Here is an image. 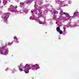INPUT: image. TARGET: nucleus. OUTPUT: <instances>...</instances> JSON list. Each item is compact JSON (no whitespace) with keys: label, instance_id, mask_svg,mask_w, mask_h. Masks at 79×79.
<instances>
[{"label":"nucleus","instance_id":"obj_1","mask_svg":"<svg viewBox=\"0 0 79 79\" xmlns=\"http://www.w3.org/2000/svg\"><path fill=\"white\" fill-rule=\"evenodd\" d=\"M8 52V49H6L5 46H2L0 48V52L2 55H5Z\"/></svg>","mask_w":79,"mask_h":79},{"label":"nucleus","instance_id":"obj_2","mask_svg":"<svg viewBox=\"0 0 79 79\" xmlns=\"http://www.w3.org/2000/svg\"><path fill=\"white\" fill-rule=\"evenodd\" d=\"M30 68H31L30 65L27 64L23 68V69H24V71H25V73H29V70L30 69Z\"/></svg>","mask_w":79,"mask_h":79},{"label":"nucleus","instance_id":"obj_3","mask_svg":"<svg viewBox=\"0 0 79 79\" xmlns=\"http://www.w3.org/2000/svg\"><path fill=\"white\" fill-rule=\"evenodd\" d=\"M31 68H33V70H34V69H37L38 68H39V65L38 64H36L35 65H32Z\"/></svg>","mask_w":79,"mask_h":79},{"label":"nucleus","instance_id":"obj_4","mask_svg":"<svg viewBox=\"0 0 79 79\" xmlns=\"http://www.w3.org/2000/svg\"><path fill=\"white\" fill-rule=\"evenodd\" d=\"M64 15H65L66 18L67 19H69L71 17V16L69 15V14L67 13L64 12Z\"/></svg>","mask_w":79,"mask_h":79},{"label":"nucleus","instance_id":"obj_5","mask_svg":"<svg viewBox=\"0 0 79 79\" xmlns=\"http://www.w3.org/2000/svg\"><path fill=\"white\" fill-rule=\"evenodd\" d=\"M56 30L57 31V32H59L60 31V27H58L56 28Z\"/></svg>","mask_w":79,"mask_h":79},{"label":"nucleus","instance_id":"obj_6","mask_svg":"<svg viewBox=\"0 0 79 79\" xmlns=\"http://www.w3.org/2000/svg\"><path fill=\"white\" fill-rule=\"evenodd\" d=\"M4 19L5 21V22H7V18H6V16L4 17Z\"/></svg>","mask_w":79,"mask_h":79},{"label":"nucleus","instance_id":"obj_7","mask_svg":"<svg viewBox=\"0 0 79 79\" xmlns=\"http://www.w3.org/2000/svg\"><path fill=\"white\" fill-rule=\"evenodd\" d=\"M60 14L61 15H63V14H64V12H63V11H61L60 12Z\"/></svg>","mask_w":79,"mask_h":79},{"label":"nucleus","instance_id":"obj_8","mask_svg":"<svg viewBox=\"0 0 79 79\" xmlns=\"http://www.w3.org/2000/svg\"><path fill=\"white\" fill-rule=\"evenodd\" d=\"M59 32L60 34H63V31H62L61 30H60Z\"/></svg>","mask_w":79,"mask_h":79},{"label":"nucleus","instance_id":"obj_9","mask_svg":"<svg viewBox=\"0 0 79 79\" xmlns=\"http://www.w3.org/2000/svg\"><path fill=\"white\" fill-rule=\"evenodd\" d=\"M57 13L58 11H54V15H55V14H57Z\"/></svg>","mask_w":79,"mask_h":79},{"label":"nucleus","instance_id":"obj_10","mask_svg":"<svg viewBox=\"0 0 79 79\" xmlns=\"http://www.w3.org/2000/svg\"><path fill=\"white\" fill-rule=\"evenodd\" d=\"M77 13H79L78 12H75L74 14L73 15H76Z\"/></svg>","mask_w":79,"mask_h":79},{"label":"nucleus","instance_id":"obj_11","mask_svg":"<svg viewBox=\"0 0 79 79\" xmlns=\"http://www.w3.org/2000/svg\"><path fill=\"white\" fill-rule=\"evenodd\" d=\"M19 70L20 71H23V69L20 68H19Z\"/></svg>","mask_w":79,"mask_h":79},{"label":"nucleus","instance_id":"obj_12","mask_svg":"<svg viewBox=\"0 0 79 79\" xmlns=\"http://www.w3.org/2000/svg\"><path fill=\"white\" fill-rule=\"evenodd\" d=\"M14 39H16L17 42H18V40H17V38H16V37H14Z\"/></svg>","mask_w":79,"mask_h":79},{"label":"nucleus","instance_id":"obj_13","mask_svg":"<svg viewBox=\"0 0 79 79\" xmlns=\"http://www.w3.org/2000/svg\"><path fill=\"white\" fill-rule=\"evenodd\" d=\"M10 8H12V9H14V6H11Z\"/></svg>","mask_w":79,"mask_h":79},{"label":"nucleus","instance_id":"obj_14","mask_svg":"<svg viewBox=\"0 0 79 79\" xmlns=\"http://www.w3.org/2000/svg\"><path fill=\"white\" fill-rule=\"evenodd\" d=\"M63 29H64V31H65L66 29H65L64 27H63Z\"/></svg>","mask_w":79,"mask_h":79},{"label":"nucleus","instance_id":"obj_15","mask_svg":"<svg viewBox=\"0 0 79 79\" xmlns=\"http://www.w3.org/2000/svg\"><path fill=\"white\" fill-rule=\"evenodd\" d=\"M11 44V43H9V44H8V45H9Z\"/></svg>","mask_w":79,"mask_h":79},{"label":"nucleus","instance_id":"obj_16","mask_svg":"<svg viewBox=\"0 0 79 79\" xmlns=\"http://www.w3.org/2000/svg\"><path fill=\"white\" fill-rule=\"evenodd\" d=\"M24 4L23 3H20V4L21 5H23Z\"/></svg>","mask_w":79,"mask_h":79},{"label":"nucleus","instance_id":"obj_17","mask_svg":"<svg viewBox=\"0 0 79 79\" xmlns=\"http://www.w3.org/2000/svg\"><path fill=\"white\" fill-rule=\"evenodd\" d=\"M12 11H14V10H12Z\"/></svg>","mask_w":79,"mask_h":79},{"label":"nucleus","instance_id":"obj_18","mask_svg":"<svg viewBox=\"0 0 79 79\" xmlns=\"http://www.w3.org/2000/svg\"><path fill=\"white\" fill-rule=\"evenodd\" d=\"M31 13H33V11H32V10H31Z\"/></svg>","mask_w":79,"mask_h":79},{"label":"nucleus","instance_id":"obj_19","mask_svg":"<svg viewBox=\"0 0 79 79\" xmlns=\"http://www.w3.org/2000/svg\"><path fill=\"white\" fill-rule=\"evenodd\" d=\"M34 79V77H32V78H31V79Z\"/></svg>","mask_w":79,"mask_h":79},{"label":"nucleus","instance_id":"obj_20","mask_svg":"<svg viewBox=\"0 0 79 79\" xmlns=\"http://www.w3.org/2000/svg\"><path fill=\"white\" fill-rule=\"evenodd\" d=\"M20 65H23V64H20Z\"/></svg>","mask_w":79,"mask_h":79},{"label":"nucleus","instance_id":"obj_21","mask_svg":"<svg viewBox=\"0 0 79 79\" xmlns=\"http://www.w3.org/2000/svg\"><path fill=\"white\" fill-rule=\"evenodd\" d=\"M40 24H42V23H40Z\"/></svg>","mask_w":79,"mask_h":79}]
</instances>
